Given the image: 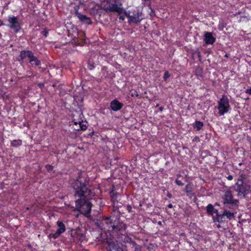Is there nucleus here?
I'll list each match as a JSON object with an SVG mask.
<instances>
[{
    "label": "nucleus",
    "mask_w": 251,
    "mask_h": 251,
    "mask_svg": "<svg viewBox=\"0 0 251 251\" xmlns=\"http://www.w3.org/2000/svg\"><path fill=\"white\" fill-rule=\"evenodd\" d=\"M75 14L81 22L84 23L88 25H90L92 24L90 18L85 15L81 14L77 10H75Z\"/></svg>",
    "instance_id": "obj_15"
},
{
    "label": "nucleus",
    "mask_w": 251,
    "mask_h": 251,
    "mask_svg": "<svg viewBox=\"0 0 251 251\" xmlns=\"http://www.w3.org/2000/svg\"><path fill=\"white\" fill-rule=\"evenodd\" d=\"M75 199V206L77 210L87 216L91 212L92 204L90 201L93 192L90 189V178L86 175L79 172L75 178L70 180Z\"/></svg>",
    "instance_id": "obj_1"
},
{
    "label": "nucleus",
    "mask_w": 251,
    "mask_h": 251,
    "mask_svg": "<svg viewBox=\"0 0 251 251\" xmlns=\"http://www.w3.org/2000/svg\"><path fill=\"white\" fill-rule=\"evenodd\" d=\"M132 207L130 205H127L126 210L128 212H130L131 211Z\"/></svg>",
    "instance_id": "obj_38"
},
{
    "label": "nucleus",
    "mask_w": 251,
    "mask_h": 251,
    "mask_svg": "<svg viewBox=\"0 0 251 251\" xmlns=\"http://www.w3.org/2000/svg\"><path fill=\"white\" fill-rule=\"evenodd\" d=\"M247 178V175L244 173L240 174L239 175V177L237 179V181L236 182L239 183H242V182H246L244 181V180H245Z\"/></svg>",
    "instance_id": "obj_27"
},
{
    "label": "nucleus",
    "mask_w": 251,
    "mask_h": 251,
    "mask_svg": "<svg viewBox=\"0 0 251 251\" xmlns=\"http://www.w3.org/2000/svg\"><path fill=\"white\" fill-rule=\"evenodd\" d=\"M167 207L169 208H172L173 207V205H172V204L170 203L167 205Z\"/></svg>",
    "instance_id": "obj_41"
},
{
    "label": "nucleus",
    "mask_w": 251,
    "mask_h": 251,
    "mask_svg": "<svg viewBox=\"0 0 251 251\" xmlns=\"http://www.w3.org/2000/svg\"><path fill=\"white\" fill-rule=\"evenodd\" d=\"M115 239L118 243H122V242H123L124 243H129L131 246H132V247H134L137 246L136 242L132 240L131 238L127 235L126 231L124 233H122V234H120V236L115 238Z\"/></svg>",
    "instance_id": "obj_7"
},
{
    "label": "nucleus",
    "mask_w": 251,
    "mask_h": 251,
    "mask_svg": "<svg viewBox=\"0 0 251 251\" xmlns=\"http://www.w3.org/2000/svg\"><path fill=\"white\" fill-rule=\"evenodd\" d=\"M242 164H243L242 163H239V166H241Z\"/></svg>",
    "instance_id": "obj_50"
},
{
    "label": "nucleus",
    "mask_w": 251,
    "mask_h": 251,
    "mask_svg": "<svg viewBox=\"0 0 251 251\" xmlns=\"http://www.w3.org/2000/svg\"><path fill=\"white\" fill-rule=\"evenodd\" d=\"M5 24L3 23V22L1 21L0 23V26L4 25Z\"/></svg>",
    "instance_id": "obj_45"
},
{
    "label": "nucleus",
    "mask_w": 251,
    "mask_h": 251,
    "mask_svg": "<svg viewBox=\"0 0 251 251\" xmlns=\"http://www.w3.org/2000/svg\"><path fill=\"white\" fill-rule=\"evenodd\" d=\"M226 177L228 180H232L233 178V177L232 175H228L227 176H226Z\"/></svg>",
    "instance_id": "obj_39"
},
{
    "label": "nucleus",
    "mask_w": 251,
    "mask_h": 251,
    "mask_svg": "<svg viewBox=\"0 0 251 251\" xmlns=\"http://www.w3.org/2000/svg\"><path fill=\"white\" fill-rule=\"evenodd\" d=\"M184 191L187 196L190 198H192V196L194 195V193L193 192L192 187L190 183L185 186Z\"/></svg>",
    "instance_id": "obj_20"
},
{
    "label": "nucleus",
    "mask_w": 251,
    "mask_h": 251,
    "mask_svg": "<svg viewBox=\"0 0 251 251\" xmlns=\"http://www.w3.org/2000/svg\"><path fill=\"white\" fill-rule=\"evenodd\" d=\"M131 11H126V10L123 9V13H124L125 14V15L127 18H128V19H130V16H131Z\"/></svg>",
    "instance_id": "obj_30"
},
{
    "label": "nucleus",
    "mask_w": 251,
    "mask_h": 251,
    "mask_svg": "<svg viewBox=\"0 0 251 251\" xmlns=\"http://www.w3.org/2000/svg\"><path fill=\"white\" fill-rule=\"evenodd\" d=\"M193 127L197 131H200L203 126V123L200 121H196L192 125Z\"/></svg>",
    "instance_id": "obj_23"
},
{
    "label": "nucleus",
    "mask_w": 251,
    "mask_h": 251,
    "mask_svg": "<svg viewBox=\"0 0 251 251\" xmlns=\"http://www.w3.org/2000/svg\"><path fill=\"white\" fill-rule=\"evenodd\" d=\"M176 177H177V178L178 179L179 178L182 177V176L181 174H176Z\"/></svg>",
    "instance_id": "obj_43"
},
{
    "label": "nucleus",
    "mask_w": 251,
    "mask_h": 251,
    "mask_svg": "<svg viewBox=\"0 0 251 251\" xmlns=\"http://www.w3.org/2000/svg\"><path fill=\"white\" fill-rule=\"evenodd\" d=\"M23 144V141L22 140L17 139V140H13L11 141L10 146L11 147L17 148L21 146Z\"/></svg>",
    "instance_id": "obj_22"
},
{
    "label": "nucleus",
    "mask_w": 251,
    "mask_h": 251,
    "mask_svg": "<svg viewBox=\"0 0 251 251\" xmlns=\"http://www.w3.org/2000/svg\"><path fill=\"white\" fill-rule=\"evenodd\" d=\"M213 219L214 222H217L219 223H222L226 221V217L223 213L221 214L218 213L215 216L213 217Z\"/></svg>",
    "instance_id": "obj_19"
},
{
    "label": "nucleus",
    "mask_w": 251,
    "mask_h": 251,
    "mask_svg": "<svg viewBox=\"0 0 251 251\" xmlns=\"http://www.w3.org/2000/svg\"><path fill=\"white\" fill-rule=\"evenodd\" d=\"M119 19L120 22H121L124 21L125 20V17L124 15H120Z\"/></svg>",
    "instance_id": "obj_36"
},
{
    "label": "nucleus",
    "mask_w": 251,
    "mask_h": 251,
    "mask_svg": "<svg viewBox=\"0 0 251 251\" xmlns=\"http://www.w3.org/2000/svg\"><path fill=\"white\" fill-rule=\"evenodd\" d=\"M94 68H95V66H94V64L88 63V68L90 70H93Z\"/></svg>",
    "instance_id": "obj_35"
},
{
    "label": "nucleus",
    "mask_w": 251,
    "mask_h": 251,
    "mask_svg": "<svg viewBox=\"0 0 251 251\" xmlns=\"http://www.w3.org/2000/svg\"><path fill=\"white\" fill-rule=\"evenodd\" d=\"M29 62L31 65L35 66H39L41 64V60L34 56V53L29 59Z\"/></svg>",
    "instance_id": "obj_18"
},
{
    "label": "nucleus",
    "mask_w": 251,
    "mask_h": 251,
    "mask_svg": "<svg viewBox=\"0 0 251 251\" xmlns=\"http://www.w3.org/2000/svg\"><path fill=\"white\" fill-rule=\"evenodd\" d=\"M163 109H164V107H163V106H160V107H159V111H160V112L163 111Z\"/></svg>",
    "instance_id": "obj_42"
},
{
    "label": "nucleus",
    "mask_w": 251,
    "mask_h": 251,
    "mask_svg": "<svg viewBox=\"0 0 251 251\" xmlns=\"http://www.w3.org/2000/svg\"><path fill=\"white\" fill-rule=\"evenodd\" d=\"M33 54V52L30 50H22L17 59L19 62H23L26 58L29 59Z\"/></svg>",
    "instance_id": "obj_11"
},
{
    "label": "nucleus",
    "mask_w": 251,
    "mask_h": 251,
    "mask_svg": "<svg viewBox=\"0 0 251 251\" xmlns=\"http://www.w3.org/2000/svg\"><path fill=\"white\" fill-rule=\"evenodd\" d=\"M157 225L159 226H162V222L161 221H158L157 222Z\"/></svg>",
    "instance_id": "obj_44"
},
{
    "label": "nucleus",
    "mask_w": 251,
    "mask_h": 251,
    "mask_svg": "<svg viewBox=\"0 0 251 251\" xmlns=\"http://www.w3.org/2000/svg\"><path fill=\"white\" fill-rule=\"evenodd\" d=\"M167 196L168 197L170 198H171L172 197V195L170 192H168Z\"/></svg>",
    "instance_id": "obj_40"
},
{
    "label": "nucleus",
    "mask_w": 251,
    "mask_h": 251,
    "mask_svg": "<svg viewBox=\"0 0 251 251\" xmlns=\"http://www.w3.org/2000/svg\"><path fill=\"white\" fill-rule=\"evenodd\" d=\"M107 251H123L122 243L115 241H107Z\"/></svg>",
    "instance_id": "obj_9"
},
{
    "label": "nucleus",
    "mask_w": 251,
    "mask_h": 251,
    "mask_svg": "<svg viewBox=\"0 0 251 251\" xmlns=\"http://www.w3.org/2000/svg\"><path fill=\"white\" fill-rule=\"evenodd\" d=\"M196 54L199 59V60L201 61V53L199 49H197L195 52L193 53V54Z\"/></svg>",
    "instance_id": "obj_32"
},
{
    "label": "nucleus",
    "mask_w": 251,
    "mask_h": 251,
    "mask_svg": "<svg viewBox=\"0 0 251 251\" xmlns=\"http://www.w3.org/2000/svg\"><path fill=\"white\" fill-rule=\"evenodd\" d=\"M110 195L111 197V201L113 203H114V202L117 200V193L115 192L113 189L110 192Z\"/></svg>",
    "instance_id": "obj_26"
},
{
    "label": "nucleus",
    "mask_w": 251,
    "mask_h": 251,
    "mask_svg": "<svg viewBox=\"0 0 251 251\" xmlns=\"http://www.w3.org/2000/svg\"><path fill=\"white\" fill-rule=\"evenodd\" d=\"M234 190L239 198H246L251 192V185L249 182H236Z\"/></svg>",
    "instance_id": "obj_3"
},
{
    "label": "nucleus",
    "mask_w": 251,
    "mask_h": 251,
    "mask_svg": "<svg viewBox=\"0 0 251 251\" xmlns=\"http://www.w3.org/2000/svg\"><path fill=\"white\" fill-rule=\"evenodd\" d=\"M71 236L74 241L82 242L83 237V234L81 233L77 232L76 230H73L71 232Z\"/></svg>",
    "instance_id": "obj_16"
},
{
    "label": "nucleus",
    "mask_w": 251,
    "mask_h": 251,
    "mask_svg": "<svg viewBox=\"0 0 251 251\" xmlns=\"http://www.w3.org/2000/svg\"><path fill=\"white\" fill-rule=\"evenodd\" d=\"M229 56V54H227L226 53L225 55V57H226V58H228Z\"/></svg>",
    "instance_id": "obj_46"
},
{
    "label": "nucleus",
    "mask_w": 251,
    "mask_h": 251,
    "mask_svg": "<svg viewBox=\"0 0 251 251\" xmlns=\"http://www.w3.org/2000/svg\"><path fill=\"white\" fill-rule=\"evenodd\" d=\"M171 76V75L169 72L168 71H166L164 74L163 75V79L164 81H166Z\"/></svg>",
    "instance_id": "obj_29"
},
{
    "label": "nucleus",
    "mask_w": 251,
    "mask_h": 251,
    "mask_svg": "<svg viewBox=\"0 0 251 251\" xmlns=\"http://www.w3.org/2000/svg\"><path fill=\"white\" fill-rule=\"evenodd\" d=\"M142 19L140 18L139 12L136 10H133L131 12L130 19L128 20V23L130 24L131 23L138 24L141 22Z\"/></svg>",
    "instance_id": "obj_12"
},
{
    "label": "nucleus",
    "mask_w": 251,
    "mask_h": 251,
    "mask_svg": "<svg viewBox=\"0 0 251 251\" xmlns=\"http://www.w3.org/2000/svg\"><path fill=\"white\" fill-rule=\"evenodd\" d=\"M218 114L223 116L230 110L229 99L226 95H223L218 102Z\"/></svg>",
    "instance_id": "obj_4"
},
{
    "label": "nucleus",
    "mask_w": 251,
    "mask_h": 251,
    "mask_svg": "<svg viewBox=\"0 0 251 251\" xmlns=\"http://www.w3.org/2000/svg\"><path fill=\"white\" fill-rule=\"evenodd\" d=\"M121 3H120V5L116 3H110L107 6H104L103 9L106 12H116L118 13L119 15H121L123 12V8L121 7Z\"/></svg>",
    "instance_id": "obj_10"
},
{
    "label": "nucleus",
    "mask_w": 251,
    "mask_h": 251,
    "mask_svg": "<svg viewBox=\"0 0 251 251\" xmlns=\"http://www.w3.org/2000/svg\"><path fill=\"white\" fill-rule=\"evenodd\" d=\"M167 213H168V214H169V215H172V212H170V211H167Z\"/></svg>",
    "instance_id": "obj_47"
},
{
    "label": "nucleus",
    "mask_w": 251,
    "mask_h": 251,
    "mask_svg": "<svg viewBox=\"0 0 251 251\" xmlns=\"http://www.w3.org/2000/svg\"><path fill=\"white\" fill-rule=\"evenodd\" d=\"M74 124L75 125L77 126V125H79V128H75L76 130H81L82 131H84L86 130L87 129V126L85 124H83L82 122L78 121V122H74Z\"/></svg>",
    "instance_id": "obj_24"
},
{
    "label": "nucleus",
    "mask_w": 251,
    "mask_h": 251,
    "mask_svg": "<svg viewBox=\"0 0 251 251\" xmlns=\"http://www.w3.org/2000/svg\"><path fill=\"white\" fill-rule=\"evenodd\" d=\"M111 109L114 111H117L121 110L124 106L123 103L120 102L118 100L114 99L110 103Z\"/></svg>",
    "instance_id": "obj_14"
},
{
    "label": "nucleus",
    "mask_w": 251,
    "mask_h": 251,
    "mask_svg": "<svg viewBox=\"0 0 251 251\" xmlns=\"http://www.w3.org/2000/svg\"><path fill=\"white\" fill-rule=\"evenodd\" d=\"M7 22L8 24L5 25L13 30L15 33H18L22 28V24L18 21V18L17 16H8Z\"/></svg>",
    "instance_id": "obj_5"
},
{
    "label": "nucleus",
    "mask_w": 251,
    "mask_h": 251,
    "mask_svg": "<svg viewBox=\"0 0 251 251\" xmlns=\"http://www.w3.org/2000/svg\"><path fill=\"white\" fill-rule=\"evenodd\" d=\"M131 92V97H138L139 96V95L138 94V92L136 90H132V91L130 92Z\"/></svg>",
    "instance_id": "obj_34"
},
{
    "label": "nucleus",
    "mask_w": 251,
    "mask_h": 251,
    "mask_svg": "<svg viewBox=\"0 0 251 251\" xmlns=\"http://www.w3.org/2000/svg\"><path fill=\"white\" fill-rule=\"evenodd\" d=\"M175 183L176 185L179 186H182L184 185V183L178 178L176 179Z\"/></svg>",
    "instance_id": "obj_33"
},
{
    "label": "nucleus",
    "mask_w": 251,
    "mask_h": 251,
    "mask_svg": "<svg viewBox=\"0 0 251 251\" xmlns=\"http://www.w3.org/2000/svg\"><path fill=\"white\" fill-rule=\"evenodd\" d=\"M206 213L208 215L213 217L214 214L217 215L218 213V210L212 204H208L206 206Z\"/></svg>",
    "instance_id": "obj_17"
},
{
    "label": "nucleus",
    "mask_w": 251,
    "mask_h": 251,
    "mask_svg": "<svg viewBox=\"0 0 251 251\" xmlns=\"http://www.w3.org/2000/svg\"><path fill=\"white\" fill-rule=\"evenodd\" d=\"M45 167L46 170H47L48 172L49 173L52 171V170L54 169V167L52 165L50 164H47L45 165Z\"/></svg>",
    "instance_id": "obj_28"
},
{
    "label": "nucleus",
    "mask_w": 251,
    "mask_h": 251,
    "mask_svg": "<svg viewBox=\"0 0 251 251\" xmlns=\"http://www.w3.org/2000/svg\"><path fill=\"white\" fill-rule=\"evenodd\" d=\"M221 227V226L219 224L217 226V227L219 228H220Z\"/></svg>",
    "instance_id": "obj_49"
},
{
    "label": "nucleus",
    "mask_w": 251,
    "mask_h": 251,
    "mask_svg": "<svg viewBox=\"0 0 251 251\" xmlns=\"http://www.w3.org/2000/svg\"><path fill=\"white\" fill-rule=\"evenodd\" d=\"M95 225L101 230L107 231L113 239L124 233L126 229V225L118 216L100 217Z\"/></svg>",
    "instance_id": "obj_2"
},
{
    "label": "nucleus",
    "mask_w": 251,
    "mask_h": 251,
    "mask_svg": "<svg viewBox=\"0 0 251 251\" xmlns=\"http://www.w3.org/2000/svg\"><path fill=\"white\" fill-rule=\"evenodd\" d=\"M223 199L224 200V205L229 208H231V206H237L239 203V201L233 199V195L231 191L227 190L225 192L223 195Z\"/></svg>",
    "instance_id": "obj_6"
},
{
    "label": "nucleus",
    "mask_w": 251,
    "mask_h": 251,
    "mask_svg": "<svg viewBox=\"0 0 251 251\" xmlns=\"http://www.w3.org/2000/svg\"><path fill=\"white\" fill-rule=\"evenodd\" d=\"M158 106H159V104H157L155 106L156 107H158Z\"/></svg>",
    "instance_id": "obj_51"
},
{
    "label": "nucleus",
    "mask_w": 251,
    "mask_h": 251,
    "mask_svg": "<svg viewBox=\"0 0 251 251\" xmlns=\"http://www.w3.org/2000/svg\"><path fill=\"white\" fill-rule=\"evenodd\" d=\"M245 93L250 95H251V87L249 89H246L245 91Z\"/></svg>",
    "instance_id": "obj_37"
},
{
    "label": "nucleus",
    "mask_w": 251,
    "mask_h": 251,
    "mask_svg": "<svg viewBox=\"0 0 251 251\" xmlns=\"http://www.w3.org/2000/svg\"><path fill=\"white\" fill-rule=\"evenodd\" d=\"M214 205H218V206H219V203H218V202H216V203H215V204H214Z\"/></svg>",
    "instance_id": "obj_48"
},
{
    "label": "nucleus",
    "mask_w": 251,
    "mask_h": 251,
    "mask_svg": "<svg viewBox=\"0 0 251 251\" xmlns=\"http://www.w3.org/2000/svg\"><path fill=\"white\" fill-rule=\"evenodd\" d=\"M195 75L198 79H201L203 78V69L202 68L198 66L195 70Z\"/></svg>",
    "instance_id": "obj_21"
},
{
    "label": "nucleus",
    "mask_w": 251,
    "mask_h": 251,
    "mask_svg": "<svg viewBox=\"0 0 251 251\" xmlns=\"http://www.w3.org/2000/svg\"><path fill=\"white\" fill-rule=\"evenodd\" d=\"M203 40L205 44L212 45L215 42L216 38L213 36L212 32H205Z\"/></svg>",
    "instance_id": "obj_13"
},
{
    "label": "nucleus",
    "mask_w": 251,
    "mask_h": 251,
    "mask_svg": "<svg viewBox=\"0 0 251 251\" xmlns=\"http://www.w3.org/2000/svg\"><path fill=\"white\" fill-rule=\"evenodd\" d=\"M41 34L45 37H47L49 34V30L46 28H44L41 31Z\"/></svg>",
    "instance_id": "obj_31"
},
{
    "label": "nucleus",
    "mask_w": 251,
    "mask_h": 251,
    "mask_svg": "<svg viewBox=\"0 0 251 251\" xmlns=\"http://www.w3.org/2000/svg\"><path fill=\"white\" fill-rule=\"evenodd\" d=\"M223 213L224 214L225 217L227 219L231 220L234 218V214L233 212H231L227 210H224Z\"/></svg>",
    "instance_id": "obj_25"
},
{
    "label": "nucleus",
    "mask_w": 251,
    "mask_h": 251,
    "mask_svg": "<svg viewBox=\"0 0 251 251\" xmlns=\"http://www.w3.org/2000/svg\"><path fill=\"white\" fill-rule=\"evenodd\" d=\"M58 228L55 233H50L48 237L49 238L56 239L66 231V226L62 221H58L56 223Z\"/></svg>",
    "instance_id": "obj_8"
}]
</instances>
